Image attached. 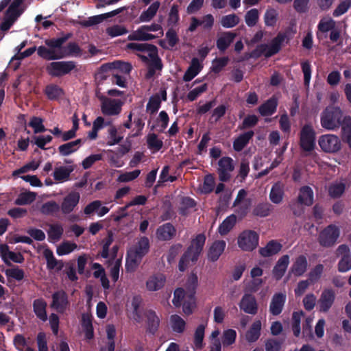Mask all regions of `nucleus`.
<instances>
[{
  "mask_svg": "<svg viewBox=\"0 0 351 351\" xmlns=\"http://www.w3.org/2000/svg\"><path fill=\"white\" fill-rule=\"evenodd\" d=\"M258 122V118L255 114L247 115L241 124L239 125L238 129L239 130H244L248 128H252L257 125Z\"/></svg>",
  "mask_w": 351,
  "mask_h": 351,
  "instance_id": "nucleus-53",
  "label": "nucleus"
},
{
  "mask_svg": "<svg viewBox=\"0 0 351 351\" xmlns=\"http://www.w3.org/2000/svg\"><path fill=\"white\" fill-rule=\"evenodd\" d=\"M237 223V216L232 214L228 216L219 225L218 228V232L221 236L228 234L235 226Z\"/></svg>",
  "mask_w": 351,
  "mask_h": 351,
  "instance_id": "nucleus-31",
  "label": "nucleus"
},
{
  "mask_svg": "<svg viewBox=\"0 0 351 351\" xmlns=\"http://www.w3.org/2000/svg\"><path fill=\"white\" fill-rule=\"evenodd\" d=\"M303 312H294L292 316V330L295 337L300 334V321L303 317Z\"/></svg>",
  "mask_w": 351,
  "mask_h": 351,
  "instance_id": "nucleus-58",
  "label": "nucleus"
},
{
  "mask_svg": "<svg viewBox=\"0 0 351 351\" xmlns=\"http://www.w3.org/2000/svg\"><path fill=\"white\" fill-rule=\"evenodd\" d=\"M277 106V99L272 97L259 106L258 111L262 116H269L276 112Z\"/></svg>",
  "mask_w": 351,
  "mask_h": 351,
  "instance_id": "nucleus-33",
  "label": "nucleus"
},
{
  "mask_svg": "<svg viewBox=\"0 0 351 351\" xmlns=\"http://www.w3.org/2000/svg\"><path fill=\"white\" fill-rule=\"evenodd\" d=\"M259 17L258 11L256 8L247 11L245 16V21L248 27H254L258 22Z\"/></svg>",
  "mask_w": 351,
  "mask_h": 351,
  "instance_id": "nucleus-61",
  "label": "nucleus"
},
{
  "mask_svg": "<svg viewBox=\"0 0 351 351\" xmlns=\"http://www.w3.org/2000/svg\"><path fill=\"white\" fill-rule=\"evenodd\" d=\"M198 286V277L196 274L192 272L188 277L185 283L184 290L189 299L194 302L196 289Z\"/></svg>",
  "mask_w": 351,
  "mask_h": 351,
  "instance_id": "nucleus-22",
  "label": "nucleus"
},
{
  "mask_svg": "<svg viewBox=\"0 0 351 351\" xmlns=\"http://www.w3.org/2000/svg\"><path fill=\"white\" fill-rule=\"evenodd\" d=\"M239 23V18L235 14H228L222 16L221 25L225 28H232Z\"/></svg>",
  "mask_w": 351,
  "mask_h": 351,
  "instance_id": "nucleus-52",
  "label": "nucleus"
},
{
  "mask_svg": "<svg viewBox=\"0 0 351 351\" xmlns=\"http://www.w3.org/2000/svg\"><path fill=\"white\" fill-rule=\"evenodd\" d=\"M73 36L69 32L59 38L46 39L45 46H39L37 54L41 58L46 60H56L69 56H80L82 54V49L77 43L70 42L66 47L63 45Z\"/></svg>",
  "mask_w": 351,
  "mask_h": 351,
  "instance_id": "nucleus-1",
  "label": "nucleus"
},
{
  "mask_svg": "<svg viewBox=\"0 0 351 351\" xmlns=\"http://www.w3.org/2000/svg\"><path fill=\"white\" fill-rule=\"evenodd\" d=\"M143 258V256L138 252H136L132 247L130 248L126 254L125 267L127 270L134 271L141 262Z\"/></svg>",
  "mask_w": 351,
  "mask_h": 351,
  "instance_id": "nucleus-19",
  "label": "nucleus"
},
{
  "mask_svg": "<svg viewBox=\"0 0 351 351\" xmlns=\"http://www.w3.org/2000/svg\"><path fill=\"white\" fill-rule=\"evenodd\" d=\"M148 56L150 58L148 67L155 71H161L163 68V64L161 58L158 56V48L156 51L149 53Z\"/></svg>",
  "mask_w": 351,
  "mask_h": 351,
  "instance_id": "nucleus-48",
  "label": "nucleus"
},
{
  "mask_svg": "<svg viewBox=\"0 0 351 351\" xmlns=\"http://www.w3.org/2000/svg\"><path fill=\"white\" fill-rule=\"evenodd\" d=\"M82 326L87 339H92L94 337V329L93 326L92 316L88 314H83L82 317Z\"/></svg>",
  "mask_w": 351,
  "mask_h": 351,
  "instance_id": "nucleus-39",
  "label": "nucleus"
},
{
  "mask_svg": "<svg viewBox=\"0 0 351 351\" xmlns=\"http://www.w3.org/2000/svg\"><path fill=\"white\" fill-rule=\"evenodd\" d=\"M128 32L126 27L120 25H114L106 29V33L111 37L126 34Z\"/></svg>",
  "mask_w": 351,
  "mask_h": 351,
  "instance_id": "nucleus-63",
  "label": "nucleus"
},
{
  "mask_svg": "<svg viewBox=\"0 0 351 351\" xmlns=\"http://www.w3.org/2000/svg\"><path fill=\"white\" fill-rule=\"evenodd\" d=\"M315 133L310 125H305L300 133V144L306 151H311L315 147Z\"/></svg>",
  "mask_w": 351,
  "mask_h": 351,
  "instance_id": "nucleus-9",
  "label": "nucleus"
},
{
  "mask_svg": "<svg viewBox=\"0 0 351 351\" xmlns=\"http://www.w3.org/2000/svg\"><path fill=\"white\" fill-rule=\"evenodd\" d=\"M131 64L123 61L117 60L112 62H108L101 65V70L104 72L114 71V73L121 72L124 74H129L132 71Z\"/></svg>",
  "mask_w": 351,
  "mask_h": 351,
  "instance_id": "nucleus-17",
  "label": "nucleus"
},
{
  "mask_svg": "<svg viewBox=\"0 0 351 351\" xmlns=\"http://www.w3.org/2000/svg\"><path fill=\"white\" fill-rule=\"evenodd\" d=\"M43 120L40 117H33L29 122V126L34 129L35 134L44 132L47 130L43 123Z\"/></svg>",
  "mask_w": 351,
  "mask_h": 351,
  "instance_id": "nucleus-62",
  "label": "nucleus"
},
{
  "mask_svg": "<svg viewBox=\"0 0 351 351\" xmlns=\"http://www.w3.org/2000/svg\"><path fill=\"white\" fill-rule=\"evenodd\" d=\"M298 203L304 206H311L313 203V192L308 186H302L300 189L298 197Z\"/></svg>",
  "mask_w": 351,
  "mask_h": 351,
  "instance_id": "nucleus-30",
  "label": "nucleus"
},
{
  "mask_svg": "<svg viewBox=\"0 0 351 351\" xmlns=\"http://www.w3.org/2000/svg\"><path fill=\"white\" fill-rule=\"evenodd\" d=\"M226 245L223 240L215 241L209 248L208 258L212 262L217 261L224 251Z\"/></svg>",
  "mask_w": 351,
  "mask_h": 351,
  "instance_id": "nucleus-23",
  "label": "nucleus"
},
{
  "mask_svg": "<svg viewBox=\"0 0 351 351\" xmlns=\"http://www.w3.org/2000/svg\"><path fill=\"white\" fill-rule=\"evenodd\" d=\"M228 57L216 58L213 62L212 71L219 73L228 64Z\"/></svg>",
  "mask_w": 351,
  "mask_h": 351,
  "instance_id": "nucleus-64",
  "label": "nucleus"
},
{
  "mask_svg": "<svg viewBox=\"0 0 351 351\" xmlns=\"http://www.w3.org/2000/svg\"><path fill=\"white\" fill-rule=\"evenodd\" d=\"M282 245L275 240L269 241L266 246L259 249V254L263 257H269L278 253Z\"/></svg>",
  "mask_w": 351,
  "mask_h": 351,
  "instance_id": "nucleus-27",
  "label": "nucleus"
},
{
  "mask_svg": "<svg viewBox=\"0 0 351 351\" xmlns=\"http://www.w3.org/2000/svg\"><path fill=\"white\" fill-rule=\"evenodd\" d=\"M176 235L175 226L168 222L158 227L156 231V238L161 241H169Z\"/></svg>",
  "mask_w": 351,
  "mask_h": 351,
  "instance_id": "nucleus-16",
  "label": "nucleus"
},
{
  "mask_svg": "<svg viewBox=\"0 0 351 351\" xmlns=\"http://www.w3.org/2000/svg\"><path fill=\"white\" fill-rule=\"evenodd\" d=\"M127 47L129 49L141 51V52H149L152 53L154 51H156L157 47L152 44L149 43H130L127 45Z\"/></svg>",
  "mask_w": 351,
  "mask_h": 351,
  "instance_id": "nucleus-47",
  "label": "nucleus"
},
{
  "mask_svg": "<svg viewBox=\"0 0 351 351\" xmlns=\"http://www.w3.org/2000/svg\"><path fill=\"white\" fill-rule=\"evenodd\" d=\"M205 326L199 324L195 330L194 335V344L198 349L203 347V339L204 337Z\"/></svg>",
  "mask_w": 351,
  "mask_h": 351,
  "instance_id": "nucleus-59",
  "label": "nucleus"
},
{
  "mask_svg": "<svg viewBox=\"0 0 351 351\" xmlns=\"http://www.w3.org/2000/svg\"><path fill=\"white\" fill-rule=\"evenodd\" d=\"M339 236L338 228L334 225H329L319 233L318 241L322 246L329 247L335 245Z\"/></svg>",
  "mask_w": 351,
  "mask_h": 351,
  "instance_id": "nucleus-6",
  "label": "nucleus"
},
{
  "mask_svg": "<svg viewBox=\"0 0 351 351\" xmlns=\"http://www.w3.org/2000/svg\"><path fill=\"white\" fill-rule=\"evenodd\" d=\"M261 322L259 320L255 321L246 333V339L249 342H255L261 335Z\"/></svg>",
  "mask_w": 351,
  "mask_h": 351,
  "instance_id": "nucleus-44",
  "label": "nucleus"
},
{
  "mask_svg": "<svg viewBox=\"0 0 351 351\" xmlns=\"http://www.w3.org/2000/svg\"><path fill=\"white\" fill-rule=\"evenodd\" d=\"M47 302L43 298H38L33 302L34 313L43 322L47 320Z\"/></svg>",
  "mask_w": 351,
  "mask_h": 351,
  "instance_id": "nucleus-25",
  "label": "nucleus"
},
{
  "mask_svg": "<svg viewBox=\"0 0 351 351\" xmlns=\"http://www.w3.org/2000/svg\"><path fill=\"white\" fill-rule=\"evenodd\" d=\"M77 247L75 243L64 241L57 247L56 252L59 256L66 255L71 253Z\"/></svg>",
  "mask_w": 351,
  "mask_h": 351,
  "instance_id": "nucleus-55",
  "label": "nucleus"
},
{
  "mask_svg": "<svg viewBox=\"0 0 351 351\" xmlns=\"http://www.w3.org/2000/svg\"><path fill=\"white\" fill-rule=\"evenodd\" d=\"M166 277L162 274L151 276L146 282V287L150 291H156L162 289L165 284Z\"/></svg>",
  "mask_w": 351,
  "mask_h": 351,
  "instance_id": "nucleus-20",
  "label": "nucleus"
},
{
  "mask_svg": "<svg viewBox=\"0 0 351 351\" xmlns=\"http://www.w3.org/2000/svg\"><path fill=\"white\" fill-rule=\"evenodd\" d=\"M147 30L143 29L139 27L137 30L128 36L129 40L148 41L157 38L156 36L148 33Z\"/></svg>",
  "mask_w": 351,
  "mask_h": 351,
  "instance_id": "nucleus-37",
  "label": "nucleus"
},
{
  "mask_svg": "<svg viewBox=\"0 0 351 351\" xmlns=\"http://www.w3.org/2000/svg\"><path fill=\"white\" fill-rule=\"evenodd\" d=\"M307 265L306 258L303 256H299L293 263L290 274H293L295 276H302L306 271Z\"/></svg>",
  "mask_w": 351,
  "mask_h": 351,
  "instance_id": "nucleus-35",
  "label": "nucleus"
},
{
  "mask_svg": "<svg viewBox=\"0 0 351 351\" xmlns=\"http://www.w3.org/2000/svg\"><path fill=\"white\" fill-rule=\"evenodd\" d=\"M161 106V99L160 95L156 93L152 95L146 106V110L150 114H156Z\"/></svg>",
  "mask_w": 351,
  "mask_h": 351,
  "instance_id": "nucleus-43",
  "label": "nucleus"
},
{
  "mask_svg": "<svg viewBox=\"0 0 351 351\" xmlns=\"http://www.w3.org/2000/svg\"><path fill=\"white\" fill-rule=\"evenodd\" d=\"M76 66L73 61L52 62L47 67V72L53 77H60L71 73Z\"/></svg>",
  "mask_w": 351,
  "mask_h": 351,
  "instance_id": "nucleus-4",
  "label": "nucleus"
},
{
  "mask_svg": "<svg viewBox=\"0 0 351 351\" xmlns=\"http://www.w3.org/2000/svg\"><path fill=\"white\" fill-rule=\"evenodd\" d=\"M321 149L326 153H336L341 148V142L339 138L334 134L322 135L318 140Z\"/></svg>",
  "mask_w": 351,
  "mask_h": 351,
  "instance_id": "nucleus-5",
  "label": "nucleus"
},
{
  "mask_svg": "<svg viewBox=\"0 0 351 351\" xmlns=\"http://www.w3.org/2000/svg\"><path fill=\"white\" fill-rule=\"evenodd\" d=\"M285 194V186L282 182L275 183L271 189L269 193V199L274 204L280 203L284 197Z\"/></svg>",
  "mask_w": 351,
  "mask_h": 351,
  "instance_id": "nucleus-29",
  "label": "nucleus"
},
{
  "mask_svg": "<svg viewBox=\"0 0 351 351\" xmlns=\"http://www.w3.org/2000/svg\"><path fill=\"white\" fill-rule=\"evenodd\" d=\"M44 92L49 100H57L64 94L62 88L53 84L47 85Z\"/></svg>",
  "mask_w": 351,
  "mask_h": 351,
  "instance_id": "nucleus-41",
  "label": "nucleus"
},
{
  "mask_svg": "<svg viewBox=\"0 0 351 351\" xmlns=\"http://www.w3.org/2000/svg\"><path fill=\"white\" fill-rule=\"evenodd\" d=\"M73 168L70 167H56L53 173L54 180L58 182H62L69 180Z\"/></svg>",
  "mask_w": 351,
  "mask_h": 351,
  "instance_id": "nucleus-40",
  "label": "nucleus"
},
{
  "mask_svg": "<svg viewBox=\"0 0 351 351\" xmlns=\"http://www.w3.org/2000/svg\"><path fill=\"white\" fill-rule=\"evenodd\" d=\"M239 308L245 313L256 315L258 312V304L254 295L249 293H245L239 304Z\"/></svg>",
  "mask_w": 351,
  "mask_h": 351,
  "instance_id": "nucleus-14",
  "label": "nucleus"
},
{
  "mask_svg": "<svg viewBox=\"0 0 351 351\" xmlns=\"http://www.w3.org/2000/svg\"><path fill=\"white\" fill-rule=\"evenodd\" d=\"M80 194L77 191H73L69 193L62 199L60 210L64 215L72 213L79 204Z\"/></svg>",
  "mask_w": 351,
  "mask_h": 351,
  "instance_id": "nucleus-10",
  "label": "nucleus"
},
{
  "mask_svg": "<svg viewBox=\"0 0 351 351\" xmlns=\"http://www.w3.org/2000/svg\"><path fill=\"white\" fill-rule=\"evenodd\" d=\"M283 305V294L280 293L274 294L269 306L271 313L274 315H279L282 312Z\"/></svg>",
  "mask_w": 351,
  "mask_h": 351,
  "instance_id": "nucleus-36",
  "label": "nucleus"
},
{
  "mask_svg": "<svg viewBox=\"0 0 351 351\" xmlns=\"http://www.w3.org/2000/svg\"><path fill=\"white\" fill-rule=\"evenodd\" d=\"M83 143L82 139L79 138L73 141H71L58 147V152L60 155L66 156L76 152Z\"/></svg>",
  "mask_w": 351,
  "mask_h": 351,
  "instance_id": "nucleus-28",
  "label": "nucleus"
},
{
  "mask_svg": "<svg viewBox=\"0 0 351 351\" xmlns=\"http://www.w3.org/2000/svg\"><path fill=\"white\" fill-rule=\"evenodd\" d=\"M237 34L232 32H225L216 41L217 49L221 52H224L233 43Z\"/></svg>",
  "mask_w": 351,
  "mask_h": 351,
  "instance_id": "nucleus-24",
  "label": "nucleus"
},
{
  "mask_svg": "<svg viewBox=\"0 0 351 351\" xmlns=\"http://www.w3.org/2000/svg\"><path fill=\"white\" fill-rule=\"evenodd\" d=\"M64 229L60 223L49 224L47 230L48 241L50 243H55L60 241Z\"/></svg>",
  "mask_w": 351,
  "mask_h": 351,
  "instance_id": "nucleus-32",
  "label": "nucleus"
},
{
  "mask_svg": "<svg viewBox=\"0 0 351 351\" xmlns=\"http://www.w3.org/2000/svg\"><path fill=\"white\" fill-rule=\"evenodd\" d=\"M335 300V291L331 289H325L318 300L319 311L328 312L334 304Z\"/></svg>",
  "mask_w": 351,
  "mask_h": 351,
  "instance_id": "nucleus-13",
  "label": "nucleus"
},
{
  "mask_svg": "<svg viewBox=\"0 0 351 351\" xmlns=\"http://www.w3.org/2000/svg\"><path fill=\"white\" fill-rule=\"evenodd\" d=\"M60 209V206L55 201L47 202L43 204L41 213L44 215H53L58 213Z\"/></svg>",
  "mask_w": 351,
  "mask_h": 351,
  "instance_id": "nucleus-56",
  "label": "nucleus"
},
{
  "mask_svg": "<svg viewBox=\"0 0 351 351\" xmlns=\"http://www.w3.org/2000/svg\"><path fill=\"white\" fill-rule=\"evenodd\" d=\"M69 304L68 295L64 290L55 291L52 294L51 306L58 313H64Z\"/></svg>",
  "mask_w": 351,
  "mask_h": 351,
  "instance_id": "nucleus-11",
  "label": "nucleus"
},
{
  "mask_svg": "<svg viewBox=\"0 0 351 351\" xmlns=\"http://www.w3.org/2000/svg\"><path fill=\"white\" fill-rule=\"evenodd\" d=\"M343 113L339 107L328 106L321 114V125L328 130L339 128L341 124Z\"/></svg>",
  "mask_w": 351,
  "mask_h": 351,
  "instance_id": "nucleus-2",
  "label": "nucleus"
},
{
  "mask_svg": "<svg viewBox=\"0 0 351 351\" xmlns=\"http://www.w3.org/2000/svg\"><path fill=\"white\" fill-rule=\"evenodd\" d=\"M338 255H341L342 258L338 263V269L341 272H345L351 269V254L350 249L346 245H341L337 250Z\"/></svg>",
  "mask_w": 351,
  "mask_h": 351,
  "instance_id": "nucleus-15",
  "label": "nucleus"
},
{
  "mask_svg": "<svg viewBox=\"0 0 351 351\" xmlns=\"http://www.w3.org/2000/svg\"><path fill=\"white\" fill-rule=\"evenodd\" d=\"M285 38V33L280 32L276 38H274L269 45L267 44V47L264 51L265 58H269L277 53L280 49L281 44Z\"/></svg>",
  "mask_w": 351,
  "mask_h": 351,
  "instance_id": "nucleus-18",
  "label": "nucleus"
},
{
  "mask_svg": "<svg viewBox=\"0 0 351 351\" xmlns=\"http://www.w3.org/2000/svg\"><path fill=\"white\" fill-rule=\"evenodd\" d=\"M274 209L273 206L266 202H260L255 206L253 209L252 213L254 216L259 217H265L269 216Z\"/></svg>",
  "mask_w": 351,
  "mask_h": 351,
  "instance_id": "nucleus-38",
  "label": "nucleus"
},
{
  "mask_svg": "<svg viewBox=\"0 0 351 351\" xmlns=\"http://www.w3.org/2000/svg\"><path fill=\"white\" fill-rule=\"evenodd\" d=\"M206 241V236L204 234H198L195 239L191 241V245L186 250L193 255L192 262L195 263L201 254Z\"/></svg>",
  "mask_w": 351,
  "mask_h": 351,
  "instance_id": "nucleus-12",
  "label": "nucleus"
},
{
  "mask_svg": "<svg viewBox=\"0 0 351 351\" xmlns=\"http://www.w3.org/2000/svg\"><path fill=\"white\" fill-rule=\"evenodd\" d=\"M259 236L254 230H244L238 237L237 243L243 251L251 252L258 245Z\"/></svg>",
  "mask_w": 351,
  "mask_h": 351,
  "instance_id": "nucleus-3",
  "label": "nucleus"
},
{
  "mask_svg": "<svg viewBox=\"0 0 351 351\" xmlns=\"http://www.w3.org/2000/svg\"><path fill=\"white\" fill-rule=\"evenodd\" d=\"M285 273V255L282 256L273 269V276L278 280Z\"/></svg>",
  "mask_w": 351,
  "mask_h": 351,
  "instance_id": "nucleus-51",
  "label": "nucleus"
},
{
  "mask_svg": "<svg viewBox=\"0 0 351 351\" xmlns=\"http://www.w3.org/2000/svg\"><path fill=\"white\" fill-rule=\"evenodd\" d=\"M106 334L108 338V351H114L115 342L114 337L116 336V328L113 324H108L106 326Z\"/></svg>",
  "mask_w": 351,
  "mask_h": 351,
  "instance_id": "nucleus-54",
  "label": "nucleus"
},
{
  "mask_svg": "<svg viewBox=\"0 0 351 351\" xmlns=\"http://www.w3.org/2000/svg\"><path fill=\"white\" fill-rule=\"evenodd\" d=\"M278 15V12L275 9H267L264 15V21L265 25L274 27L277 22Z\"/></svg>",
  "mask_w": 351,
  "mask_h": 351,
  "instance_id": "nucleus-57",
  "label": "nucleus"
},
{
  "mask_svg": "<svg viewBox=\"0 0 351 351\" xmlns=\"http://www.w3.org/2000/svg\"><path fill=\"white\" fill-rule=\"evenodd\" d=\"M149 241L147 237H141L136 244L132 247L133 250L138 252L143 257L149 252Z\"/></svg>",
  "mask_w": 351,
  "mask_h": 351,
  "instance_id": "nucleus-46",
  "label": "nucleus"
},
{
  "mask_svg": "<svg viewBox=\"0 0 351 351\" xmlns=\"http://www.w3.org/2000/svg\"><path fill=\"white\" fill-rule=\"evenodd\" d=\"M145 317L147 318V330L149 333L154 335L159 327V317L153 310H148L145 313Z\"/></svg>",
  "mask_w": 351,
  "mask_h": 351,
  "instance_id": "nucleus-26",
  "label": "nucleus"
},
{
  "mask_svg": "<svg viewBox=\"0 0 351 351\" xmlns=\"http://www.w3.org/2000/svg\"><path fill=\"white\" fill-rule=\"evenodd\" d=\"M147 143L149 149H154L156 151H159L163 146L162 141L159 140L157 134L154 133L148 134Z\"/></svg>",
  "mask_w": 351,
  "mask_h": 351,
  "instance_id": "nucleus-60",
  "label": "nucleus"
},
{
  "mask_svg": "<svg viewBox=\"0 0 351 351\" xmlns=\"http://www.w3.org/2000/svg\"><path fill=\"white\" fill-rule=\"evenodd\" d=\"M99 99L102 101L101 110L104 115L114 116L121 112L123 105V102L121 100L109 99L104 96Z\"/></svg>",
  "mask_w": 351,
  "mask_h": 351,
  "instance_id": "nucleus-7",
  "label": "nucleus"
},
{
  "mask_svg": "<svg viewBox=\"0 0 351 351\" xmlns=\"http://www.w3.org/2000/svg\"><path fill=\"white\" fill-rule=\"evenodd\" d=\"M36 196V195L34 192L21 193L15 199L14 204L19 206L31 204L35 200Z\"/></svg>",
  "mask_w": 351,
  "mask_h": 351,
  "instance_id": "nucleus-50",
  "label": "nucleus"
},
{
  "mask_svg": "<svg viewBox=\"0 0 351 351\" xmlns=\"http://www.w3.org/2000/svg\"><path fill=\"white\" fill-rule=\"evenodd\" d=\"M126 10L125 7H121L111 12L88 17L86 20L80 21L82 27H91L102 23L104 20L117 16Z\"/></svg>",
  "mask_w": 351,
  "mask_h": 351,
  "instance_id": "nucleus-8",
  "label": "nucleus"
},
{
  "mask_svg": "<svg viewBox=\"0 0 351 351\" xmlns=\"http://www.w3.org/2000/svg\"><path fill=\"white\" fill-rule=\"evenodd\" d=\"M201 68L198 59L193 58L190 66L184 74L183 80L184 82H190L199 73Z\"/></svg>",
  "mask_w": 351,
  "mask_h": 351,
  "instance_id": "nucleus-34",
  "label": "nucleus"
},
{
  "mask_svg": "<svg viewBox=\"0 0 351 351\" xmlns=\"http://www.w3.org/2000/svg\"><path fill=\"white\" fill-rule=\"evenodd\" d=\"M343 138L346 141L351 147V117L350 116L345 117L341 119Z\"/></svg>",
  "mask_w": 351,
  "mask_h": 351,
  "instance_id": "nucleus-49",
  "label": "nucleus"
},
{
  "mask_svg": "<svg viewBox=\"0 0 351 351\" xmlns=\"http://www.w3.org/2000/svg\"><path fill=\"white\" fill-rule=\"evenodd\" d=\"M170 324L172 330L175 332L182 333L185 330V321L177 314L170 316Z\"/></svg>",
  "mask_w": 351,
  "mask_h": 351,
  "instance_id": "nucleus-45",
  "label": "nucleus"
},
{
  "mask_svg": "<svg viewBox=\"0 0 351 351\" xmlns=\"http://www.w3.org/2000/svg\"><path fill=\"white\" fill-rule=\"evenodd\" d=\"M254 136V132L253 130H248L241 134L233 141L234 150L238 152L242 151L247 146Z\"/></svg>",
  "mask_w": 351,
  "mask_h": 351,
  "instance_id": "nucleus-21",
  "label": "nucleus"
},
{
  "mask_svg": "<svg viewBox=\"0 0 351 351\" xmlns=\"http://www.w3.org/2000/svg\"><path fill=\"white\" fill-rule=\"evenodd\" d=\"M160 2L156 1L149 5V7L145 11H143L140 16L139 21L141 22H148L150 21L154 16L156 14L157 11L160 7Z\"/></svg>",
  "mask_w": 351,
  "mask_h": 351,
  "instance_id": "nucleus-42",
  "label": "nucleus"
}]
</instances>
